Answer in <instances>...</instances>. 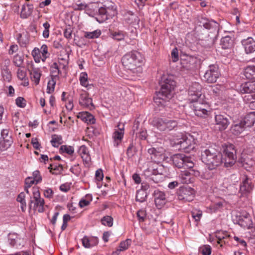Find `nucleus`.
<instances>
[{
    "label": "nucleus",
    "mask_w": 255,
    "mask_h": 255,
    "mask_svg": "<svg viewBox=\"0 0 255 255\" xmlns=\"http://www.w3.org/2000/svg\"><path fill=\"white\" fill-rule=\"evenodd\" d=\"M201 86L197 83H194L189 90V100L194 103L193 108L195 114L201 118H206L210 113L208 104L204 101L200 89Z\"/></svg>",
    "instance_id": "1"
},
{
    "label": "nucleus",
    "mask_w": 255,
    "mask_h": 255,
    "mask_svg": "<svg viewBox=\"0 0 255 255\" xmlns=\"http://www.w3.org/2000/svg\"><path fill=\"white\" fill-rule=\"evenodd\" d=\"M160 85V90L154 97V101L159 107L165 108L168 106L169 100L173 97L175 82L170 76H163Z\"/></svg>",
    "instance_id": "2"
},
{
    "label": "nucleus",
    "mask_w": 255,
    "mask_h": 255,
    "mask_svg": "<svg viewBox=\"0 0 255 255\" xmlns=\"http://www.w3.org/2000/svg\"><path fill=\"white\" fill-rule=\"evenodd\" d=\"M201 160L210 170L216 169L223 163L222 153L213 146L202 151Z\"/></svg>",
    "instance_id": "3"
},
{
    "label": "nucleus",
    "mask_w": 255,
    "mask_h": 255,
    "mask_svg": "<svg viewBox=\"0 0 255 255\" xmlns=\"http://www.w3.org/2000/svg\"><path fill=\"white\" fill-rule=\"evenodd\" d=\"M142 55L137 51H132L125 54L122 59L125 68L132 73L140 72L143 62Z\"/></svg>",
    "instance_id": "4"
},
{
    "label": "nucleus",
    "mask_w": 255,
    "mask_h": 255,
    "mask_svg": "<svg viewBox=\"0 0 255 255\" xmlns=\"http://www.w3.org/2000/svg\"><path fill=\"white\" fill-rule=\"evenodd\" d=\"M98 12L95 18L99 23H103L117 13L116 4L112 1H105L103 6L98 9Z\"/></svg>",
    "instance_id": "5"
},
{
    "label": "nucleus",
    "mask_w": 255,
    "mask_h": 255,
    "mask_svg": "<svg viewBox=\"0 0 255 255\" xmlns=\"http://www.w3.org/2000/svg\"><path fill=\"white\" fill-rule=\"evenodd\" d=\"M33 196L31 198L29 208H32L34 211L39 213H43L45 211V202L43 198L41 197L39 190L37 188H33Z\"/></svg>",
    "instance_id": "6"
},
{
    "label": "nucleus",
    "mask_w": 255,
    "mask_h": 255,
    "mask_svg": "<svg viewBox=\"0 0 255 255\" xmlns=\"http://www.w3.org/2000/svg\"><path fill=\"white\" fill-rule=\"evenodd\" d=\"M236 153L234 145L229 144L224 147L222 159L226 167L232 166L235 163L237 159Z\"/></svg>",
    "instance_id": "7"
},
{
    "label": "nucleus",
    "mask_w": 255,
    "mask_h": 255,
    "mask_svg": "<svg viewBox=\"0 0 255 255\" xmlns=\"http://www.w3.org/2000/svg\"><path fill=\"white\" fill-rule=\"evenodd\" d=\"M173 164L179 168H191L194 166V163L191 158L183 154H176L171 157Z\"/></svg>",
    "instance_id": "8"
},
{
    "label": "nucleus",
    "mask_w": 255,
    "mask_h": 255,
    "mask_svg": "<svg viewBox=\"0 0 255 255\" xmlns=\"http://www.w3.org/2000/svg\"><path fill=\"white\" fill-rule=\"evenodd\" d=\"M177 195L179 200L184 202H190L194 199L195 191L193 189L188 186L180 187L177 192Z\"/></svg>",
    "instance_id": "9"
},
{
    "label": "nucleus",
    "mask_w": 255,
    "mask_h": 255,
    "mask_svg": "<svg viewBox=\"0 0 255 255\" xmlns=\"http://www.w3.org/2000/svg\"><path fill=\"white\" fill-rule=\"evenodd\" d=\"M13 142L12 138V131L9 128L3 129L1 131L0 139V149L1 150H5L8 148Z\"/></svg>",
    "instance_id": "10"
},
{
    "label": "nucleus",
    "mask_w": 255,
    "mask_h": 255,
    "mask_svg": "<svg viewBox=\"0 0 255 255\" xmlns=\"http://www.w3.org/2000/svg\"><path fill=\"white\" fill-rule=\"evenodd\" d=\"M220 76V73L218 66L213 64L209 65L208 70L205 73L204 77L205 80L208 83H213L216 82Z\"/></svg>",
    "instance_id": "11"
},
{
    "label": "nucleus",
    "mask_w": 255,
    "mask_h": 255,
    "mask_svg": "<svg viewBox=\"0 0 255 255\" xmlns=\"http://www.w3.org/2000/svg\"><path fill=\"white\" fill-rule=\"evenodd\" d=\"M176 144L180 145V147L186 151L193 150L195 147V143L192 136H184L177 140Z\"/></svg>",
    "instance_id": "12"
},
{
    "label": "nucleus",
    "mask_w": 255,
    "mask_h": 255,
    "mask_svg": "<svg viewBox=\"0 0 255 255\" xmlns=\"http://www.w3.org/2000/svg\"><path fill=\"white\" fill-rule=\"evenodd\" d=\"M253 185L251 180L246 175H244L240 184V193L241 196L247 197L252 192Z\"/></svg>",
    "instance_id": "13"
},
{
    "label": "nucleus",
    "mask_w": 255,
    "mask_h": 255,
    "mask_svg": "<svg viewBox=\"0 0 255 255\" xmlns=\"http://www.w3.org/2000/svg\"><path fill=\"white\" fill-rule=\"evenodd\" d=\"M199 22L206 29L211 30V32L215 33V36L219 30V24L213 20H209L205 17H201L199 19Z\"/></svg>",
    "instance_id": "14"
},
{
    "label": "nucleus",
    "mask_w": 255,
    "mask_h": 255,
    "mask_svg": "<svg viewBox=\"0 0 255 255\" xmlns=\"http://www.w3.org/2000/svg\"><path fill=\"white\" fill-rule=\"evenodd\" d=\"M199 62L198 59L193 56H187L181 60L182 66L188 70H194L197 67Z\"/></svg>",
    "instance_id": "15"
},
{
    "label": "nucleus",
    "mask_w": 255,
    "mask_h": 255,
    "mask_svg": "<svg viewBox=\"0 0 255 255\" xmlns=\"http://www.w3.org/2000/svg\"><path fill=\"white\" fill-rule=\"evenodd\" d=\"M79 103L81 106L89 110H93L95 108L92 99L85 91H82L80 94Z\"/></svg>",
    "instance_id": "16"
},
{
    "label": "nucleus",
    "mask_w": 255,
    "mask_h": 255,
    "mask_svg": "<svg viewBox=\"0 0 255 255\" xmlns=\"http://www.w3.org/2000/svg\"><path fill=\"white\" fill-rule=\"evenodd\" d=\"M215 122L217 128L220 131L226 129L230 124L227 117L221 114H216L215 116Z\"/></svg>",
    "instance_id": "17"
},
{
    "label": "nucleus",
    "mask_w": 255,
    "mask_h": 255,
    "mask_svg": "<svg viewBox=\"0 0 255 255\" xmlns=\"http://www.w3.org/2000/svg\"><path fill=\"white\" fill-rule=\"evenodd\" d=\"M148 153L150 155L151 160L154 162H160L163 158V150L162 148H150L148 149Z\"/></svg>",
    "instance_id": "18"
},
{
    "label": "nucleus",
    "mask_w": 255,
    "mask_h": 255,
    "mask_svg": "<svg viewBox=\"0 0 255 255\" xmlns=\"http://www.w3.org/2000/svg\"><path fill=\"white\" fill-rule=\"evenodd\" d=\"M154 201L156 206L161 208L165 204L167 201L165 193L159 190H156L154 192Z\"/></svg>",
    "instance_id": "19"
},
{
    "label": "nucleus",
    "mask_w": 255,
    "mask_h": 255,
    "mask_svg": "<svg viewBox=\"0 0 255 255\" xmlns=\"http://www.w3.org/2000/svg\"><path fill=\"white\" fill-rule=\"evenodd\" d=\"M242 43L247 53H251L255 51V41L252 37L243 39Z\"/></svg>",
    "instance_id": "20"
},
{
    "label": "nucleus",
    "mask_w": 255,
    "mask_h": 255,
    "mask_svg": "<svg viewBox=\"0 0 255 255\" xmlns=\"http://www.w3.org/2000/svg\"><path fill=\"white\" fill-rule=\"evenodd\" d=\"M77 118L89 125L94 124L96 122V119L94 116L88 112L79 113Z\"/></svg>",
    "instance_id": "21"
},
{
    "label": "nucleus",
    "mask_w": 255,
    "mask_h": 255,
    "mask_svg": "<svg viewBox=\"0 0 255 255\" xmlns=\"http://www.w3.org/2000/svg\"><path fill=\"white\" fill-rule=\"evenodd\" d=\"M82 243L85 248H91L98 244V239L97 237H89L85 236L82 239Z\"/></svg>",
    "instance_id": "22"
},
{
    "label": "nucleus",
    "mask_w": 255,
    "mask_h": 255,
    "mask_svg": "<svg viewBox=\"0 0 255 255\" xmlns=\"http://www.w3.org/2000/svg\"><path fill=\"white\" fill-rule=\"evenodd\" d=\"M124 134V127L120 128L119 130H116L113 134L114 146L118 147L122 142Z\"/></svg>",
    "instance_id": "23"
},
{
    "label": "nucleus",
    "mask_w": 255,
    "mask_h": 255,
    "mask_svg": "<svg viewBox=\"0 0 255 255\" xmlns=\"http://www.w3.org/2000/svg\"><path fill=\"white\" fill-rule=\"evenodd\" d=\"M29 73L32 81L34 82L36 85H38L41 76L40 69L32 66V69L29 70Z\"/></svg>",
    "instance_id": "24"
},
{
    "label": "nucleus",
    "mask_w": 255,
    "mask_h": 255,
    "mask_svg": "<svg viewBox=\"0 0 255 255\" xmlns=\"http://www.w3.org/2000/svg\"><path fill=\"white\" fill-rule=\"evenodd\" d=\"M78 153L84 162L88 163L90 161L91 157L87 146L84 145L81 146L79 148Z\"/></svg>",
    "instance_id": "25"
},
{
    "label": "nucleus",
    "mask_w": 255,
    "mask_h": 255,
    "mask_svg": "<svg viewBox=\"0 0 255 255\" xmlns=\"http://www.w3.org/2000/svg\"><path fill=\"white\" fill-rule=\"evenodd\" d=\"M255 123V112L247 114L244 119V124L246 127H251Z\"/></svg>",
    "instance_id": "26"
},
{
    "label": "nucleus",
    "mask_w": 255,
    "mask_h": 255,
    "mask_svg": "<svg viewBox=\"0 0 255 255\" xmlns=\"http://www.w3.org/2000/svg\"><path fill=\"white\" fill-rule=\"evenodd\" d=\"M255 84L251 82H246L241 86L240 91L242 94L254 93Z\"/></svg>",
    "instance_id": "27"
},
{
    "label": "nucleus",
    "mask_w": 255,
    "mask_h": 255,
    "mask_svg": "<svg viewBox=\"0 0 255 255\" xmlns=\"http://www.w3.org/2000/svg\"><path fill=\"white\" fill-rule=\"evenodd\" d=\"M33 6L31 4H23L20 13V17L22 18H26L31 15L33 11Z\"/></svg>",
    "instance_id": "28"
},
{
    "label": "nucleus",
    "mask_w": 255,
    "mask_h": 255,
    "mask_svg": "<svg viewBox=\"0 0 255 255\" xmlns=\"http://www.w3.org/2000/svg\"><path fill=\"white\" fill-rule=\"evenodd\" d=\"M239 162L241 163V165L247 170H249V168L252 167L254 164L253 160L245 155L242 156L239 159Z\"/></svg>",
    "instance_id": "29"
},
{
    "label": "nucleus",
    "mask_w": 255,
    "mask_h": 255,
    "mask_svg": "<svg viewBox=\"0 0 255 255\" xmlns=\"http://www.w3.org/2000/svg\"><path fill=\"white\" fill-rule=\"evenodd\" d=\"M165 119L155 118L152 121V125L160 131H165Z\"/></svg>",
    "instance_id": "30"
},
{
    "label": "nucleus",
    "mask_w": 255,
    "mask_h": 255,
    "mask_svg": "<svg viewBox=\"0 0 255 255\" xmlns=\"http://www.w3.org/2000/svg\"><path fill=\"white\" fill-rule=\"evenodd\" d=\"M233 44V40L231 37L227 36L223 37L221 40V45L224 49L231 48Z\"/></svg>",
    "instance_id": "31"
},
{
    "label": "nucleus",
    "mask_w": 255,
    "mask_h": 255,
    "mask_svg": "<svg viewBox=\"0 0 255 255\" xmlns=\"http://www.w3.org/2000/svg\"><path fill=\"white\" fill-rule=\"evenodd\" d=\"M245 127L244 124L241 122L233 126L231 128V131L234 134L238 135L244 130Z\"/></svg>",
    "instance_id": "32"
},
{
    "label": "nucleus",
    "mask_w": 255,
    "mask_h": 255,
    "mask_svg": "<svg viewBox=\"0 0 255 255\" xmlns=\"http://www.w3.org/2000/svg\"><path fill=\"white\" fill-rule=\"evenodd\" d=\"M84 38L88 39H95L98 38L101 34V31L99 29L95 30L92 32L84 31Z\"/></svg>",
    "instance_id": "33"
},
{
    "label": "nucleus",
    "mask_w": 255,
    "mask_h": 255,
    "mask_svg": "<svg viewBox=\"0 0 255 255\" xmlns=\"http://www.w3.org/2000/svg\"><path fill=\"white\" fill-rule=\"evenodd\" d=\"M126 34V32L125 31L118 30L112 32L111 36L115 40L121 41L124 39Z\"/></svg>",
    "instance_id": "34"
},
{
    "label": "nucleus",
    "mask_w": 255,
    "mask_h": 255,
    "mask_svg": "<svg viewBox=\"0 0 255 255\" xmlns=\"http://www.w3.org/2000/svg\"><path fill=\"white\" fill-rule=\"evenodd\" d=\"M25 195L24 192H21L17 196L16 200L21 204L20 208L22 212H25L26 208V203L25 201Z\"/></svg>",
    "instance_id": "35"
},
{
    "label": "nucleus",
    "mask_w": 255,
    "mask_h": 255,
    "mask_svg": "<svg viewBox=\"0 0 255 255\" xmlns=\"http://www.w3.org/2000/svg\"><path fill=\"white\" fill-rule=\"evenodd\" d=\"M246 76L251 79H255V66H248L245 70Z\"/></svg>",
    "instance_id": "36"
},
{
    "label": "nucleus",
    "mask_w": 255,
    "mask_h": 255,
    "mask_svg": "<svg viewBox=\"0 0 255 255\" xmlns=\"http://www.w3.org/2000/svg\"><path fill=\"white\" fill-rule=\"evenodd\" d=\"M147 194L143 190H138L136 192L135 200L136 201L142 203L147 198Z\"/></svg>",
    "instance_id": "37"
},
{
    "label": "nucleus",
    "mask_w": 255,
    "mask_h": 255,
    "mask_svg": "<svg viewBox=\"0 0 255 255\" xmlns=\"http://www.w3.org/2000/svg\"><path fill=\"white\" fill-rule=\"evenodd\" d=\"M48 168L53 174H60L63 171V166L61 164L53 165L50 164Z\"/></svg>",
    "instance_id": "38"
},
{
    "label": "nucleus",
    "mask_w": 255,
    "mask_h": 255,
    "mask_svg": "<svg viewBox=\"0 0 255 255\" xmlns=\"http://www.w3.org/2000/svg\"><path fill=\"white\" fill-rule=\"evenodd\" d=\"M179 178L183 184H188L191 182V174L188 171H185L181 173Z\"/></svg>",
    "instance_id": "39"
},
{
    "label": "nucleus",
    "mask_w": 255,
    "mask_h": 255,
    "mask_svg": "<svg viewBox=\"0 0 255 255\" xmlns=\"http://www.w3.org/2000/svg\"><path fill=\"white\" fill-rule=\"evenodd\" d=\"M51 142L53 146L57 147L62 143V137L61 135L54 134L52 136Z\"/></svg>",
    "instance_id": "40"
},
{
    "label": "nucleus",
    "mask_w": 255,
    "mask_h": 255,
    "mask_svg": "<svg viewBox=\"0 0 255 255\" xmlns=\"http://www.w3.org/2000/svg\"><path fill=\"white\" fill-rule=\"evenodd\" d=\"M177 126V123L175 120L166 119L165 131H170L173 129Z\"/></svg>",
    "instance_id": "41"
},
{
    "label": "nucleus",
    "mask_w": 255,
    "mask_h": 255,
    "mask_svg": "<svg viewBox=\"0 0 255 255\" xmlns=\"http://www.w3.org/2000/svg\"><path fill=\"white\" fill-rule=\"evenodd\" d=\"M31 55L36 63H39L42 60V55L40 51L38 48H34L32 51Z\"/></svg>",
    "instance_id": "42"
},
{
    "label": "nucleus",
    "mask_w": 255,
    "mask_h": 255,
    "mask_svg": "<svg viewBox=\"0 0 255 255\" xmlns=\"http://www.w3.org/2000/svg\"><path fill=\"white\" fill-rule=\"evenodd\" d=\"M60 151L62 153H66L69 155H72L74 152V148L73 146L63 145L60 148Z\"/></svg>",
    "instance_id": "43"
},
{
    "label": "nucleus",
    "mask_w": 255,
    "mask_h": 255,
    "mask_svg": "<svg viewBox=\"0 0 255 255\" xmlns=\"http://www.w3.org/2000/svg\"><path fill=\"white\" fill-rule=\"evenodd\" d=\"M51 78L56 79L60 73V70L57 63H54L51 67Z\"/></svg>",
    "instance_id": "44"
},
{
    "label": "nucleus",
    "mask_w": 255,
    "mask_h": 255,
    "mask_svg": "<svg viewBox=\"0 0 255 255\" xmlns=\"http://www.w3.org/2000/svg\"><path fill=\"white\" fill-rule=\"evenodd\" d=\"M131 239H128L121 242L118 248H119V250H121V251H126L128 248L129 246L131 245Z\"/></svg>",
    "instance_id": "45"
},
{
    "label": "nucleus",
    "mask_w": 255,
    "mask_h": 255,
    "mask_svg": "<svg viewBox=\"0 0 255 255\" xmlns=\"http://www.w3.org/2000/svg\"><path fill=\"white\" fill-rule=\"evenodd\" d=\"M79 80L82 86L88 87L89 86L88 81V75L86 72H82L80 74Z\"/></svg>",
    "instance_id": "46"
},
{
    "label": "nucleus",
    "mask_w": 255,
    "mask_h": 255,
    "mask_svg": "<svg viewBox=\"0 0 255 255\" xmlns=\"http://www.w3.org/2000/svg\"><path fill=\"white\" fill-rule=\"evenodd\" d=\"M199 252L203 255H210L211 254V247L208 245L200 247Z\"/></svg>",
    "instance_id": "47"
},
{
    "label": "nucleus",
    "mask_w": 255,
    "mask_h": 255,
    "mask_svg": "<svg viewBox=\"0 0 255 255\" xmlns=\"http://www.w3.org/2000/svg\"><path fill=\"white\" fill-rule=\"evenodd\" d=\"M56 84L55 79L51 78L48 81L47 87V93L50 94L54 91L55 86Z\"/></svg>",
    "instance_id": "48"
},
{
    "label": "nucleus",
    "mask_w": 255,
    "mask_h": 255,
    "mask_svg": "<svg viewBox=\"0 0 255 255\" xmlns=\"http://www.w3.org/2000/svg\"><path fill=\"white\" fill-rule=\"evenodd\" d=\"M243 99L245 102L253 105L255 100V94L248 93L243 97Z\"/></svg>",
    "instance_id": "49"
},
{
    "label": "nucleus",
    "mask_w": 255,
    "mask_h": 255,
    "mask_svg": "<svg viewBox=\"0 0 255 255\" xmlns=\"http://www.w3.org/2000/svg\"><path fill=\"white\" fill-rule=\"evenodd\" d=\"M39 50L42 55V61L44 62L49 55L47 46L45 44H43Z\"/></svg>",
    "instance_id": "50"
},
{
    "label": "nucleus",
    "mask_w": 255,
    "mask_h": 255,
    "mask_svg": "<svg viewBox=\"0 0 255 255\" xmlns=\"http://www.w3.org/2000/svg\"><path fill=\"white\" fill-rule=\"evenodd\" d=\"M101 222L103 225L108 227H112L113 224V219L109 216L104 217Z\"/></svg>",
    "instance_id": "51"
},
{
    "label": "nucleus",
    "mask_w": 255,
    "mask_h": 255,
    "mask_svg": "<svg viewBox=\"0 0 255 255\" xmlns=\"http://www.w3.org/2000/svg\"><path fill=\"white\" fill-rule=\"evenodd\" d=\"M87 199H82L79 203V205L81 208H83L90 204L92 200V198L91 196L87 195L86 197Z\"/></svg>",
    "instance_id": "52"
},
{
    "label": "nucleus",
    "mask_w": 255,
    "mask_h": 255,
    "mask_svg": "<svg viewBox=\"0 0 255 255\" xmlns=\"http://www.w3.org/2000/svg\"><path fill=\"white\" fill-rule=\"evenodd\" d=\"M13 62L15 66L20 67L23 64V58L20 55L16 54L14 56Z\"/></svg>",
    "instance_id": "53"
},
{
    "label": "nucleus",
    "mask_w": 255,
    "mask_h": 255,
    "mask_svg": "<svg viewBox=\"0 0 255 255\" xmlns=\"http://www.w3.org/2000/svg\"><path fill=\"white\" fill-rule=\"evenodd\" d=\"M74 9L75 10H83L85 9L87 11V13H88L89 15H91V14L89 13L88 11V8L89 7V5L85 4V3H76L74 6Z\"/></svg>",
    "instance_id": "54"
},
{
    "label": "nucleus",
    "mask_w": 255,
    "mask_h": 255,
    "mask_svg": "<svg viewBox=\"0 0 255 255\" xmlns=\"http://www.w3.org/2000/svg\"><path fill=\"white\" fill-rule=\"evenodd\" d=\"M192 216L193 218L196 222H198L200 220V219L202 216V212L200 210L195 209L191 212Z\"/></svg>",
    "instance_id": "55"
},
{
    "label": "nucleus",
    "mask_w": 255,
    "mask_h": 255,
    "mask_svg": "<svg viewBox=\"0 0 255 255\" xmlns=\"http://www.w3.org/2000/svg\"><path fill=\"white\" fill-rule=\"evenodd\" d=\"M135 153V148L133 144V143H131L127 150V154L129 158L132 157Z\"/></svg>",
    "instance_id": "56"
},
{
    "label": "nucleus",
    "mask_w": 255,
    "mask_h": 255,
    "mask_svg": "<svg viewBox=\"0 0 255 255\" xmlns=\"http://www.w3.org/2000/svg\"><path fill=\"white\" fill-rule=\"evenodd\" d=\"M43 26L44 29L43 31L42 35L44 38H47L49 36L50 24L47 21H46L45 22L43 23Z\"/></svg>",
    "instance_id": "57"
},
{
    "label": "nucleus",
    "mask_w": 255,
    "mask_h": 255,
    "mask_svg": "<svg viewBox=\"0 0 255 255\" xmlns=\"http://www.w3.org/2000/svg\"><path fill=\"white\" fill-rule=\"evenodd\" d=\"M70 171L74 175L78 176L80 175L81 169L80 167L79 164H75L72 166L70 169Z\"/></svg>",
    "instance_id": "58"
},
{
    "label": "nucleus",
    "mask_w": 255,
    "mask_h": 255,
    "mask_svg": "<svg viewBox=\"0 0 255 255\" xmlns=\"http://www.w3.org/2000/svg\"><path fill=\"white\" fill-rule=\"evenodd\" d=\"M171 57L173 62H176L178 60V50L177 48H174L173 49L171 53Z\"/></svg>",
    "instance_id": "59"
},
{
    "label": "nucleus",
    "mask_w": 255,
    "mask_h": 255,
    "mask_svg": "<svg viewBox=\"0 0 255 255\" xmlns=\"http://www.w3.org/2000/svg\"><path fill=\"white\" fill-rule=\"evenodd\" d=\"M33 177L32 178L35 181V184L39 183L42 180V177L40 174V172L38 170H35L33 172Z\"/></svg>",
    "instance_id": "60"
},
{
    "label": "nucleus",
    "mask_w": 255,
    "mask_h": 255,
    "mask_svg": "<svg viewBox=\"0 0 255 255\" xmlns=\"http://www.w3.org/2000/svg\"><path fill=\"white\" fill-rule=\"evenodd\" d=\"M224 235L223 236H220V233L218 235H217V237L218 238V244H220V246H223V242H224V243H225V241L224 240L227 237H229L230 236L227 234V233H222Z\"/></svg>",
    "instance_id": "61"
},
{
    "label": "nucleus",
    "mask_w": 255,
    "mask_h": 255,
    "mask_svg": "<svg viewBox=\"0 0 255 255\" xmlns=\"http://www.w3.org/2000/svg\"><path fill=\"white\" fill-rule=\"evenodd\" d=\"M25 100L21 97H18L15 100L16 105L20 108H24L26 106Z\"/></svg>",
    "instance_id": "62"
},
{
    "label": "nucleus",
    "mask_w": 255,
    "mask_h": 255,
    "mask_svg": "<svg viewBox=\"0 0 255 255\" xmlns=\"http://www.w3.org/2000/svg\"><path fill=\"white\" fill-rule=\"evenodd\" d=\"M137 217L140 222H143L146 217V212L143 209H141L137 212Z\"/></svg>",
    "instance_id": "63"
},
{
    "label": "nucleus",
    "mask_w": 255,
    "mask_h": 255,
    "mask_svg": "<svg viewBox=\"0 0 255 255\" xmlns=\"http://www.w3.org/2000/svg\"><path fill=\"white\" fill-rule=\"evenodd\" d=\"M17 75L19 79L23 80L26 78V72L24 70L19 68L17 72Z\"/></svg>",
    "instance_id": "64"
}]
</instances>
